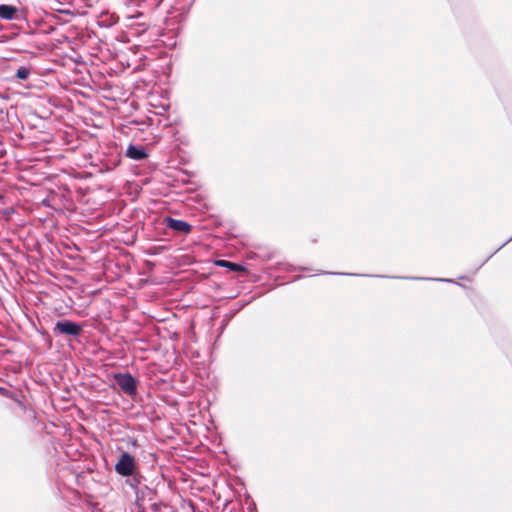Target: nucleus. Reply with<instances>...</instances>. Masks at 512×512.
<instances>
[{"instance_id":"3","label":"nucleus","mask_w":512,"mask_h":512,"mask_svg":"<svg viewBox=\"0 0 512 512\" xmlns=\"http://www.w3.org/2000/svg\"><path fill=\"white\" fill-rule=\"evenodd\" d=\"M82 328L75 322L69 320L58 321L55 324L54 331L64 335L77 336Z\"/></svg>"},{"instance_id":"9","label":"nucleus","mask_w":512,"mask_h":512,"mask_svg":"<svg viewBox=\"0 0 512 512\" xmlns=\"http://www.w3.org/2000/svg\"><path fill=\"white\" fill-rule=\"evenodd\" d=\"M6 391L4 388H0V392H4Z\"/></svg>"},{"instance_id":"6","label":"nucleus","mask_w":512,"mask_h":512,"mask_svg":"<svg viewBox=\"0 0 512 512\" xmlns=\"http://www.w3.org/2000/svg\"><path fill=\"white\" fill-rule=\"evenodd\" d=\"M18 8L13 5H0V18L4 20H13L17 18Z\"/></svg>"},{"instance_id":"8","label":"nucleus","mask_w":512,"mask_h":512,"mask_svg":"<svg viewBox=\"0 0 512 512\" xmlns=\"http://www.w3.org/2000/svg\"><path fill=\"white\" fill-rule=\"evenodd\" d=\"M31 74V68L22 66L16 71V77L20 80H26Z\"/></svg>"},{"instance_id":"4","label":"nucleus","mask_w":512,"mask_h":512,"mask_svg":"<svg viewBox=\"0 0 512 512\" xmlns=\"http://www.w3.org/2000/svg\"><path fill=\"white\" fill-rule=\"evenodd\" d=\"M164 223L167 228L184 234L190 233L192 229L188 222L171 217H166Z\"/></svg>"},{"instance_id":"2","label":"nucleus","mask_w":512,"mask_h":512,"mask_svg":"<svg viewBox=\"0 0 512 512\" xmlns=\"http://www.w3.org/2000/svg\"><path fill=\"white\" fill-rule=\"evenodd\" d=\"M136 468L135 458L128 452L121 454L115 465V471L121 476H131Z\"/></svg>"},{"instance_id":"1","label":"nucleus","mask_w":512,"mask_h":512,"mask_svg":"<svg viewBox=\"0 0 512 512\" xmlns=\"http://www.w3.org/2000/svg\"><path fill=\"white\" fill-rule=\"evenodd\" d=\"M114 379L119 388L127 395L133 396L137 391V380L129 373H118Z\"/></svg>"},{"instance_id":"7","label":"nucleus","mask_w":512,"mask_h":512,"mask_svg":"<svg viewBox=\"0 0 512 512\" xmlns=\"http://www.w3.org/2000/svg\"><path fill=\"white\" fill-rule=\"evenodd\" d=\"M215 263L217 266L226 267L232 271H245L246 270L243 266H241L237 263H234V262L227 261V260H217Z\"/></svg>"},{"instance_id":"5","label":"nucleus","mask_w":512,"mask_h":512,"mask_svg":"<svg viewBox=\"0 0 512 512\" xmlns=\"http://www.w3.org/2000/svg\"><path fill=\"white\" fill-rule=\"evenodd\" d=\"M126 156L130 159H133V160H143L145 159L148 155L147 153L145 152V149L141 146H134V145H129L127 150H126Z\"/></svg>"}]
</instances>
